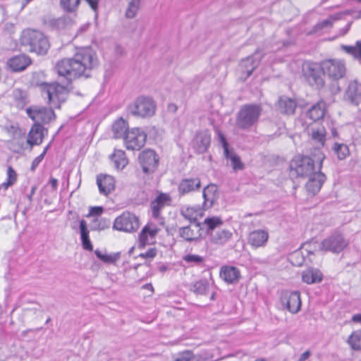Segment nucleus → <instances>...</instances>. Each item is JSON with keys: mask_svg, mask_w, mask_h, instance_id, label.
<instances>
[{"mask_svg": "<svg viewBox=\"0 0 361 361\" xmlns=\"http://www.w3.org/2000/svg\"><path fill=\"white\" fill-rule=\"evenodd\" d=\"M128 123L122 118L116 120L112 126V131L115 138L123 137L128 132Z\"/></svg>", "mask_w": 361, "mask_h": 361, "instance_id": "34", "label": "nucleus"}, {"mask_svg": "<svg viewBox=\"0 0 361 361\" xmlns=\"http://www.w3.org/2000/svg\"><path fill=\"white\" fill-rule=\"evenodd\" d=\"M20 43L23 46L28 47L30 52H35L37 55L47 54L50 47L47 37L36 30H24L20 37Z\"/></svg>", "mask_w": 361, "mask_h": 361, "instance_id": "3", "label": "nucleus"}, {"mask_svg": "<svg viewBox=\"0 0 361 361\" xmlns=\"http://www.w3.org/2000/svg\"><path fill=\"white\" fill-rule=\"evenodd\" d=\"M104 211V208L102 207H92L90 209V216H100Z\"/></svg>", "mask_w": 361, "mask_h": 361, "instance_id": "56", "label": "nucleus"}, {"mask_svg": "<svg viewBox=\"0 0 361 361\" xmlns=\"http://www.w3.org/2000/svg\"><path fill=\"white\" fill-rule=\"evenodd\" d=\"M146 133L139 128L128 130L124 136V142L128 149L139 150L145 144Z\"/></svg>", "mask_w": 361, "mask_h": 361, "instance_id": "11", "label": "nucleus"}, {"mask_svg": "<svg viewBox=\"0 0 361 361\" xmlns=\"http://www.w3.org/2000/svg\"><path fill=\"white\" fill-rule=\"evenodd\" d=\"M202 227H205L206 233L209 235L216 231V228L223 224L222 219L219 216H212L206 218L203 222H201Z\"/></svg>", "mask_w": 361, "mask_h": 361, "instance_id": "33", "label": "nucleus"}, {"mask_svg": "<svg viewBox=\"0 0 361 361\" xmlns=\"http://www.w3.org/2000/svg\"><path fill=\"white\" fill-rule=\"evenodd\" d=\"M48 23L54 30H63L71 25L72 20L69 16H63L58 18L50 19Z\"/></svg>", "mask_w": 361, "mask_h": 361, "instance_id": "30", "label": "nucleus"}, {"mask_svg": "<svg viewBox=\"0 0 361 361\" xmlns=\"http://www.w3.org/2000/svg\"><path fill=\"white\" fill-rule=\"evenodd\" d=\"M37 188V185L32 186L30 194L27 195V198L28 199L30 202L32 201V196L35 193Z\"/></svg>", "mask_w": 361, "mask_h": 361, "instance_id": "61", "label": "nucleus"}, {"mask_svg": "<svg viewBox=\"0 0 361 361\" xmlns=\"http://www.w3.org/2000/svg\"><path fill=\"white\" fill-rule=\"evenodd\" d=\"M13 96L16 104L18 109H23L28 103L27 92L20 89H15L13 92Z\"/></svg>", "mask_w": 361, "mask_h": 361, "instance_id": "38", "label": "nucleus"}, {"mask_svg": "<svg viewBox=\"0 0 361 361\" xmlns=\"http://www.w3.org/2000/svg\"><path fill=\"white\" fill-rule=\"evenodd\" d=\"M42 95L47 99V103L50 108L44 106H32L26 109L27 116L35 121V123L42 124L49 123L56 118V114L53 110L60 109L61 104L66 102L68 91L67 88L59 82L41 84Z\"/></svg>", "mask_w": 361, "mask_h": 361, "instance_id": "2", "label": "nucleus"}, {"mask_svg": "<svg viewBox=\"0 0 361 361\" xmlns=\"http://www.w3.org/2000/svg\"><path fill=\"white\" fill-rule=\"evenodd\" d=\"M97 222H98V219H94V220L93 224H94L95 225L92 226V230H97V229L101 230V229H104V226H101V224H99L97 225Z\"/></svg>", "mask_w": 361, "mask_h": 361, "instance_id": "63", "label": "nucleus"}, {"mask_svg": "<svg viewBox=\"0 0 361 361\" xmlns=\"http://www.w3.org/2000/svg\"><path fill=\"white\" fill-rule=\"evenodd\" d=\"M141 0H130L128 3V8L126 11V17L127 18H133L137 15Z\"/></svg>", "mask_w": 361, "mask_h": 361, "instance_id": "44", "label": "nucleus"}, {"mask_svg": "<svg viewBox=\"0 0 361 361\" xmlns=\"http://www.w3.org/2000/svg\"><path fill=\"white\" fill-rule=\"evenodd\" d=\"M157 255V250L154 247L149 248L147 251L145 252L140 253L139 255V257L146 259V258H150L152 259Z\"/></svg>", "mask_w": 361, "mask_h": 361, "instance_id": "54", "label": "nucleus"}, {"mask_svg": "<svg viewBox=\"0 0 361 361\" xmlns=\"http://www.w3.org/2000/svg\"><path fill=\"white\" fill-rule=\"evenodd\" d=\"M220 276L228 283H235L238 281L240 274L238 268L231 266H225L221 269Z\"/></svg>", "mask_w": 361, "mask_h": 361, "instance_id": "24", "label": "nucleus"}, {"mask_svg": "<svg viewBox=\"0 0 361 361\" xmlns=\"http://www.w3.org/2000/svg\"><path fill=\"white\" fill-rule=\"evenodd\" d=\"M183 259L187 263H190L195 265H200L204 262V258L202 257L197 255L191 254L183 256Z\"/></svg>", "mask_w": 361, "mask_h": 361, "instance_id": "51", "label": "nucleus"}, {"mask_svg": "<svg viewBox=\"0 0 361 361\" xmlns=\"http://www.w3.org/2000/svg\"><path fill=\"white\" fill-rule=\"evenodd\" d=\"M17 180V173L12 166L7 168V180L2 183V188L6 190L8 187L13 185Z\"/></svg>", "mask_w": 361, "mask_h": 361, "instance_id": "46", "label": "nucleus"}, {"mask_svg": "<svg viewBox=\"0 0 361 361\" xmlns=\"http://www.w3.org/2000/svg\"><path fill=\"white\" fill-rule=\"evenodd\" d=\"M212 243L223 245L229 241L233 233L228 229H219L209 235Z\"/></svg>", "mask_w": 361, "mask_h": 361, "instance_id": "27", "label": "nucleus"}, {"mask_svg": "<svg viewBox=\"0 0 361 361\" xmlns=\"http://www.w3.org/2000/svg\"><path fill=\"white\" fill-rule=\"evenodd\" d=\"M269 238V234L264 230H255L251 232L248 236V243L253 247H264Z\"/></svg>", "mask_w": 361, "mask_h": 361, "instance_id": "22", "label": "nucleus"}, {"mask_svg": "<svg viewBox=\"0 0 361 361\" xmlns=\"http://www.w3.org/2000/svg\"><path fill=\"white\" fill-rule=\"evenodd\" d=\"M210 192L209 187L207 186L203 190V198L204 202L202 204V207L204 209H207L210 208L213 204V197H211L209 193Z\"/></svg>", "mask_w": 361, "mask_h": 361, "instance_id": "50", "label": "nucleus"}, {"mask_svg": "<svg viewBox=\"0 0 361 361\" xmlns=\"http://www.w3.org/2000/svg\"><path fill=\"white\" fill-rule=\"evenodd\" d=\"M196 212L197 210L194 207H185L181 208L180 214L185 219L189 220L190 223H200L196 217L193 216Z\"/></svg>", "mask_w": 361, "mask_h": 361, "instance_id": "49", "label": "nucleus"}, {"mask_svg": "<svg viewBox=\"0 0 361 361\" xmlns=\"http://www.w3.org/2000/svg\"><path fill=\"white\" fill-rule=\"evenodd\" d=\"M202 230L201 223H190L188 226L179 227L178 235L186 242H197L202 237Z\"/></svg>", "mask_w": 361, "mask_h": 361, "instance_id": "14", "label": "nucleus"}, {"mask_svg": "<svg viewBox=\"0 0 361 361\" xmlns=\"http://www.w3.org/2000/svg\"><path fill=\"white\" fill-rule=\"evenodd\" d=\"M332 149L339 160H343L350 155L349 148L345 144L335 142Z\"/></svg>", "mask_w": 361, "mask_h": 361, "instance_id": "42", "label": "nucleus"}, {"mask_svg": "<svg viewBox=\"0 0 361 361\" xmlns=\"http://www.w3.org/2000/svg\"><path fill=\"white\" fill-rule=\"evenodd\" d=\"M32 63L31 59L25 54L14 56L7 61V66L13 72H20L27 68Z\"/></svg>", "mask_w": 361, "mask_h": 361, "instance_id": "19", "label": "nucleus"}, {"mask_svg": "<svg viewBox=\"0 0 361 361\" xmlns=\"http://www.w3.org/2000/svg\"><path fill=\"white\" fill-rule=\"evenodd\" d=\"M311 355L310 350H307L305 352H304L302 354L300 355L298 361H305L307 360Z\"/></svg>", "mask_w": 361, "mask_h": 361, "instance_id": "59", "label": "nucleus"}, {"mask_svg": "<svg viewBox=\"0 0 361 361\" xmlns=\"http://www.w3.org/2000/svg\"><path fill=\"white\" fill-rule=\"evenodd\" d=\"M343 99L350 105L358 106L361 103V82L357 80L348 82Z\"/></svg>", "mask_w": 361, "mask_h": 361, "instance_id": "15", "label": "nucleus"}, {"mask_svg": "<svg viewBox=\"0 0 361 361\" xmlns=\"http://www.w3.org/2000/svg\"><path fill=\"white\" fill-rule=\"evenodd\" d=\"M314 161L308 156H296L290 164V175L293 178L306 177L315 171Z\"/></svg>", "mask_w": 361, "mask_h": 361, "instance_id": "7", "label": "nucleus"}, {"mask_svg": "<svg viewBox=\"0 0 361 361\" xmlns=\"http://www.w3.org/2000/svg\"><path fill=\"white\" fill-rule=\"evenodd\" d=\"M3 130L6 132L11 139L18 140L24 137L25 132L23 131L18 126V124H10L3 127Z\"/></svg>", "mask_w": 361, "mask_h": 361, "instance_id": "39", "label": "nucleus"}, {"mask_svg": "<svg viewBox=\"0 0 361 361\" xmlns=\"http://www.w3.org/2000/svg\"><path fill=\"white\" fill-rule=\"evenodd\" d=\"M209 290V284L207 279H202L195 282L190 287V290L196 295H205Z\"/></svg>", "mask_w": 361, "mask_h": 361, "instance_id": "37", "label": "nucleus"}, {"mask_svg": "<svg viewBox=\"0 0 361 361\" xmlns=\"http://www.w3.org/2000/svg\"><path fill=\"white\" fill-rule=\"evenodd\" d=\"M297 104L294 99L283 96L279 99L278 110L283 114L292 115L295 113Z\"/></svg>", "mask_w": 361, "mask_h": 361, "instance_id": "26", "label": "nucleus"}, {"mask_svg": "<svg viewBox=\"0 0 361 361\" xmlns=\"http://www.w3.org/2000/svg\"><path fill=\"white\" fill-rule=\"evenodd\" d=\"M211 136L207 130L200 131L196 133L192 140V147L198 154L206 152L210 146Z\"/></svg>", "mask_w": 361, "mask_h": 361, "instance_id": "18", "label": "nucleus"}, {"mask_svg": "<svg viewBox=\"0 0 361 361\" xmlns=\"http://www.w3.org/2000/svg\"><path fill=\"white\" fill-rule=\"evenodd\" d=\"M193 359V353L190 350H185L180 353L175 361H192Z\"/></svg>", "mask_w": 361, "mask_h": 361, "instance_id": "52", "label": "nucleus"}, {"mask_svg": "<svg viewBox=\"0 0 361 361\" xmlns=\"http://www.w3.org/2000/svg\"><path fill=\"white\" fill-rule=\"evenodd\" d=\"M322 61L324 75L330 80L336 82L345 76L347 69L343 60L329 59Z\"/></svg>", "mask_w": 361, "mask_h": 361, "instance_id": "8", "label": "nucleus"}, {"mask_svg": "<svg viewBox=\"0 0 361 361\" xmlns=\"http://www.w3.org/2000/svg\"><path fill=\"white\" fill-rule=\"evenodd\" d=\"M95 255L104 263H114L119 258V253H115L113 255L103 254L100 250H96L94 251Z\"/></svg>", "mask_w": 361, "mask_h": 361, "instance_id": "47", "label": "nucleus"}, {"mask_svg": "<svg viewBox=\"0 0 361 361\" xmlns=\"http://www.w3.org/2000/svg\"><path fill=\"white\" fill-rule=\"evenodd\" d=\"M262 56L256 51L253 55L243 59L240 63V71L241 72L240 78L245 80L251 75L254 70L258 66Z\"/></svg>", "mask_w": 361, "mask_h": 361, "instance_id": "17", "label": "nucleus"}, {"mask_svg": "<svg viewBox=\"0 0 361 361\" xmlns=\"http://www.w3.org/2000/svg\"><path fill=\"white\" fill-rule=\"evenodd\" d=\"M138 159L142 170L145 174L154 173L158 167L159 158L152 149L143 150L140 153Z\"/></svg>", "mask_w": 361, "mask_h": 361, "instance_id": "12", "label": "nucleus"}, {"mask_svg": "<svg viewBox=\"0 0 361 361\" xmlns=\"http://www.w3.org/2000/svg\"><path fill=\"white\" fill-rule=\"evenodd\" d=\"M326 130L324 127H320L317 129H312V137L314 140L318 142L322 146L324 145L325 142Z\"/></svg>", "mask_w": 361, "mask_h": 361, "instance_id": "48", "label": "nucleus"}, {"mask_svg": "<svg viewBox=\"0 0 361 361\" xmlns=\"http://www.w3.org/2000/svg\"><path fill=\"white\" fill-rule=\"evenodd\" d=\"M43 129L41 124L35 123L28 133L27 143L31 147L40 145L44 137Z\"/></svg>", "mask_w": 361, "mask_h": 361, "instance_id": "25", "label": "nucleus"}, {"mask_svg": "<svg viewBox=\"0 0 361 361\" xmlns=\"http://www.w3.org/2000/svg\"><path fill=\"white\" fill-rule=\"evenodd\" d=\"M341 48L361 64V39L357 40L354 46L341 45Z\"/></svg>", "mask_w": 361, "mask_h": 361, "instance_id": "35", "label": "nucleus"}, {"mask_svg": "<svg viewBox=\"0 0 361 361\" xmlns=\"http://www.w3.org/2000/svg\"><path fill=\"white\" fill-rule=\"evenodd\" d=\"M157 110L155 101L150 97L139 96L128 105L127 112L133 116L141 118L152 117Z\"/></svg>", "mask_w": 361, "mask_h": 361, "instance_id": "6", "label": "nucleus"}, {"mask_svg": "<svg viewBox=\"0 0 361 361\" xmlns=\"http://www.w3.org/2000/svg\"><path fill=\"white\" fill-rule=\"evenodd\" d=\"M201 187V181L199 178H188L180 180L178 186V192L180 196H184L190 192L199 190Z\"/></svg>", "mask_w": 361, "mask_h": 361, "instance_id": "20", "label": "nucleus"}, {"mask_svg": "<svg viewBox=\"0 0 361 361\" xmlns=\"http://www.w3.org/2000/svg\"><path fill=\"white\" fill-rule=\"evenodd\" d=\"M317 245V243H316V242H314V243L310 242V243H305V246L307 247L305 248V250L309 254H314L315 250L313 249V247H316Z\"/></svg>", "mask_w": 361, "mask_h": 361, "instance_id": "58", "label": "nucleus"}, {"mask_svg": "<svg viewBox=\"0 0 361 361\" xmlns=\"http://www.w3.org/2000/svg\"><path fill=\"white\" fill-rule=\"evenodd\" d=\"M348 343L355 350H361V330L355 331L348 337Z\"/></svg>", "mask_w": 361, "mask_h": 361, "instance_id": "43", "label": "nucleus"}, {"mask_svg": "<svg viewBox=\"0 0 361 361\" xmlns=\"http://www.w3.org/2000/svg\"><path fill=\"white\" fill-rule=\"evenodd\" d=\"M262 111V109L259 104L243 105L236 115V126L240 130H250L257 123Z\"/></svg>", "mask_w": 361, "mask_h": 361, "instance_id": "4", "label": "nucleus"}, {"mask_svg": "<svg viewBox=\"0 0 361 361\" xmlns=\"http://www.w3.org/2000/svg\"><path fill=\"white\" fill-rule=\"evenodd\" d=\"M218 134H219V140H220V141L222 144L223 148H224V155H225V157H228L229 149H228V145L226 141V139L224 137V135L219 130H218Z\"/></svg>", "mask_w": 361, "mask_h": 361, "instance_id": "53", "label": "nucleus"}, {"mask_svg": "<svg viewBox=\"0 0 361 361\" xmlns=\"http://www.w3.org/2000/svg\"><path fill=\"white\" fill-rule=\"evenodd\" d=\"M281 302L290 312L295 314L301 307V299L298 291H283L281 293Z\"/></svg>", "mask_w": 361, "mask_h": 361, "instance_id": "16", "label": "nucleus"}, {"mask_svg": "<svg viewBox=\"0 0 361 361\" xmlns=\"http://www.w3.org/2000/svg\"><path fill=\"white\" fill-rule=\"evenodd\" d=\"M49 183L54 190L57 189L58 187V180L54 178H51L49 180Z\"/></svg>", "mask_w": 361, "mask_h": 361, "instance_id": "62", "label": "nucleus"}, {"mask_svg": "<svg viewBox=\"0 0 361 361\" xmlns=\"http://www.w3.org/2000/svg\"><path fill=\"white\" fill-rule=\"evenodd\" d=\"M43 159L44 154H39L38 157H37L32 162L30 170L34 171L39 163L43 160Z\"/></svg>", "mask_w": 361, "mask_h": 361, "instance_id": "57", "label": "nucleus"}, {"mask_svg": "<svg viewBox=\"0 0 361 361\" xmlns=\"http://www.w3.org/2000/svg\"><path fill=\"white\" fill-rule=\"evenodd\" d=\"M302 74L305 80L312 87L321 90L325 85L322 61L317 63L306 61L302 65Z\"/></svg>", "mask_w": 361, "mask_h": 361, "instance_id": "5", "label": "nucleus"}, {"mask_svg": "<svg viewBox=\"0 0 361 361\" xmlns=\"http://www.w3.org/2000/svg\"><path fill=\"white\" fill-rule=\"evenodd\" d=\"M169 200V197L166 194H160L157 198L152 202L151 208L152 216L154 218H158L160 215V212L164 207L166 201Z\"/></svg>", "mask_w": 361, "mask_h": 361, "instance_id": "31", "label": "nucleus"}, {"mask_svg": "<svg viewBox=\"0 0 361 361\" xmlns=\"http://www.w3.org/2000/svg\"><path fill=\"white\" fill-rule=\"evenodd\" d=\"M99 65L97 54L90 47L78 49L72 58H66L57 62L56 70L63 77L66 83L81 76L90 77L91 71Z\"/></svg>", "mask_w": 361, "mask_h": 361, "instance_id": "1", "label": "nucleus"}, {"mask_svg": "<svg viewBox=\"0 0 361 361\" xmlns=\"http://www.w3.org/2000/svg\"><path fill=\"white\" fill-rule=\"evenodd\" d=\"M302 279L307 284L319 283L322 281V274L318 269L309 268L302 272Z\"/></svg>", "mask_w": 361, "mask_h": 361, "instance_id": "29", "label": "nucleus"}, {"mask_svg": "<svg viewBox=\"0 0 361 361\" xmlns=\"http://www.w3.org/2000/svg\"><path fill=\"white\" fill-rule=\"evenodd\" d=\"M113 228L124 232H134L139 228V219L133 213L124 212L114 220Z\"/></svg>", "mask_w": 361, "mask_h": 361, "instance_id": "10", "label": "nucleus"}, {"mask_svg": "<svg viewBox=\"0 0 361 361\" xmlns=\"http://www.w3.org/2000/svg\"><path fill=\"white\" fill-rule=\"evenodd\" d=\"M80 4V0H60L59 5L61 9L68 13L75 12Z\"/></svg>", "mask_w": 361, "mask_h": 361, "instance_id": "40", "label": "nucleus"}, {"mask_svg": "<svg viewBox=\"0 0 361 361\" xmlns=\"http://www.w3.org/2000/svg\"><path fill=\"white\" fill-rule=\"evenodd\" d=\"M85 2L89 5V6L92 9V11L95 13V16H97L98 13V7L99 0H85Z\"/></svg>", "mask_w": 361, "mask_h": 361, "instance_id": "55", "label": "nucleus"}, {"mask_svg": "<svg viewBox=\"0 0 361 361\" xmlns=\"http://www.w3.org/2000/svg\"><path fill=\"white\" fill-rule=\"evenodd\" d=\"M97 184L99 193L103 195H108L115 188V180L109 175L99 174L97 176Z\"/></svg>", "mask_w": 361, "mask_h": 361, "instance_id": "21", "label": "nucleus"}, {"mask_svg": "<svg viewBox=\"0 0 361 361\" xmlns=\"http://www.w3.org/2000/svg\"><path fill=\"white\" fill-rule=\"evenodd\" d=\"M324 159V156L322 154H320L317 158L318 171L309 176L310 178L305 185L307 190L313 195L319 192L323 183L326 179V176L320 171Z\"/></svg>", "mask_w": 361, "mask_h": 361, "instance_id": "13", "label": "nucleus"}, {"mask_svg": "<svg viewBox=\"0 0 361 361\" xmlns=\"http://www.w3.org/2000/svg\"><path fill=\"white\" fill-rule=\"evenodd\" d=\"M348 244V240L341 233H334L322 241L319 249L338 254L342 252Z\"/></svg>", "mask_w": 361, "mask_h": 361, "instance_id": "9", "label": "nucleus"}, {"mask_svg": "<svg viewBox=\"0 0 361 361\" xmlns=\"http://www.w3.org/2000/svg\"><path fill=\"white\" fill-rule=\"evenodd\" d=\"M80 231L83 249L92 251L93 250V246L90 240L89 230L87 229V223L84 219L80 221Z\"/></svg>", "mask_w": 361, "mask_h": 361, "instance_id": "32", "label": "nucleus"}, {"mask_svg": "<svg viewBox=\"0 0 361 361\" xmlns=\"http://www.w3.org/2000/svg\"><path fill=\"white\" fill-rule=\"evenodd\" d=\"M159 230L156 225H146L139 234V247L144 248L146 245L149 244L148 236L152 239L154 238Z\"/></svg>", "mask_w": 361, "mask_h": 361, "instance_id": "23", "label": "nucleus"}, {"mask_svg": "<svg viewBox=\"0 0 361 361\" xmlns=\"http://www.w3.org/2000/svg\"><path fill=\"white\" fill-rule=\"evenodd\" d=\"M342 13H338L334 15H331L328 18L323 20L322 21L318 23L315 26L314 29L316 31L320 30L325 27H331L333 26V23L335 21H337L341 18Z\"/></svg>", "mask_w": 361, "mask_h": 361, "instance_id": "41", "label": "nucleus"}, {"mask_svg": "<svg viewBox=\"0 0 361 361\" xmlns=\"http://www.w3.org/2000/svg\"><path fill=\"white\" fill-rule=\"evenodd\" d=\"M226 158L231 160L232 168L235 171L243 170L244 169V164L241 161L240 157L235 153L230 152L228 151V156L226 157Z\"/></svg>", "mask_w": 361, "mask_h": 361, "instance_id": "45", "label": "nucleus"}, {"mask_svg": "<svg viewBox=\"0 0 361 361\" xmlns=\"http://www.w3.org/2000/svg\"><path fill=\"white\" fill-rule=\"evenodd\" d=\"M167 110L169 112L175 114L178 110V106L174 103H169L167 106Z\"/></svg>", "mask_w": 361, "mask_h": 361, "instance_id": "60", "label": "nucleus"}, {"mask_svg": "<svg viewBox=\"0 0 361 361\" xmlns=\"http://www.w3.org/2000/svg\"><path fill=\"white\" fill-rule=\"evenodd\" d=\"M325 111L326 103L324 101H319L309 109L307 116L313 121H317L324 118Z\"/></svg>", "mask_w": 361, "mask_h": 361, "instance_id": "28", "label": "nucleus"}, {"mask_svg": "<svg viewBox=\"0 0 361 361\" xmlns=\"http://www.w3.org/2000/svg\"><path fill=\"white\" fill-rule=\"evenodd\" d=\"M111 161L117 169H123L128 163L125 152L121 149H115L111 155Z\"/></svg>", "mask_w": 361, "mask_h": 361, "instance_id": "36", "label": "nucleus"}, {"mask_svg": "<svg viewBox=\"0 0 361 361\" xmlns=\"http://www.w3.org/2000/svg\"><path fill=\"white\" fill-rule=\"evenodd\" d=\"M352 321L356 323L361 324V314H354L352 317Z\"/></svg>", "mask_w": 361, "mask_h": 361, "instance_id": "64", "label": "nucleus"}]
</instances>
